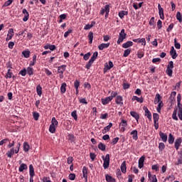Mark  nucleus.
Masks as SVG:
<instances>
[{
    "instance_id": "nucleus-1",
    "label": "nucleus",
    "mask_w": 182,
    "mask_h": 182,
    "mask_svg": "<svg viewBox=\"0 0 182 182\" xmlns=\"http://www.w3.org/2000/svg\"><path fill=\"white\" fill-rule=\"evenodd\" d=\"M181 94H178L177 95V107L174 108V110L172 114V119L173 120H176L177 122V120H178V117H177V111L178 110V108H181L182 107V104H181Z\"/></svg>"
},
{
    "instance_id": "nucleus-2",
    "label": "nucleus",
    "mask_w": 182,
    "mask_h": 182,
    "mask_svg": "<svg viewBox=\"0 0 182 182\" xmlns=\"http://www.w3.org/2000/svg\"><path fill=\"white\" fill-rule=\"evenodd\" d=\"M20 149H21V142H18L16 145V149L14 147L10 148V150H9L6 152V156H7L9 159H12V156H14V154H18L19 153Z\"/></svg>"
},
{
    "instance_id": "nucleus-3",
    "label": "nucleus",
    "mask_w": 182,
    "mask_h": 182,
    "mask_svg": "<svg viewBox=\"0 0 182 182\" xmlns=\"http://www.w3.org/2000/svg\"><path fill=\"white\" fill-rule=\"evenodd\" d=\"M102 159L104 161L103 167H104L105 170L109 168V166H110V155L109 154H106L105 157V156H102Z\"/></svg>"
},
{
    "instance_id": "nucleus-4",
    "label": "nucleus",
    "mask_w": 182,
    "mask_h": 182,
    "mask_svg": "<svg viewBox=\"0 0 182 182\" xmlns=\"http://www.w3.org/2000/svg\"><path fill=\"white\" fill-rule=\"evenodd\" d=\"M66 65H62L58 67L57 73L59 75L60 79H63V73H65V70H66Z\"/></svg>"
},
{
    "instance_id": "nucleus-5",
    "label": "nucleus",
    "mask_w": 182,
    "mask_h": 182,
    "mask_svg": "<svg viewBox=\"0 0 182 182\" xmlns=\"http://www.w3.org/2000/svg\"><path fill=\"white\" fill-rule=\"evenodd\" d=\"M119 126H121L120 132L124 133V132H126V128L127 127V121L126 119H122Z\"/></svg>"
},
{
    "instance_id": "nucleus-6",
    "label": "nucleus",
    "mask_w": 182,
    "mask_h": 182,
    "mask_svg": "<svg viewBox=\"0 0 182 182\" xmlns=\"http://www.w3.org/2000/svg\"><path fill=\"white\" fill-rule=\"evenodd\" d=\"M159 15L161 19L164 20V9L161 7L160 4H158Z\"/></svg>"
},
{
    "instance_id": "nucleus-7",
    "label": "nucleus",
    "mask_w": 182,
    "mask_h": 182,
    "mask_svg": "<svg viewBox=\"0 0 182 182\" xmlns=\"http://www.w3.org/2000/svg\"><path fill=\"white\" fill-rule=\"evenodd\" d=\"M113 66H114L113 62H112V61H109L108 64H107V63H105V68H104V73H106V72H107V70H110V69H112V68H113Z\"/></svg>"
},
{
    "instance_id": "nucleus-8",
    "label": "nucleus",
    "mask_w": 182,
    "mask_h": 182,
    "mask_svg": "<svg viewBox=\"0 0 182 182\" xmlns=\"http://www.w3.org/2000/svg\"><path fill=\"white\" fill-rule=\"evenodd\" d=\"M143 109L145 112L146 117H147L149 122H151V112L149 110V108H147V107H144Z\"/></svg>"
},
{
    "instance_id": "nucleus-9",
    "label": "nucleus",
    "mask_w": 182,
    "mask_h": 182,
    "mask_svg": "<svg viewBox=\"0 0 182 182\" xmlns=\"http://www.w3.org/2000/svg\"><path fill=\"white\" fill-rule=\"evenodd\" d=\"M115 103L119 106H123V97L122 95H117L115 98Z\"/></svg>"
},
{
    "instance_id": "nucleus-10",
    "label": "nucleus",
    "mask_w": 182,
    "mask_h": 182,
    "mask_svg": "<svg viewBox=\"0 0 182 182\" xmlns=\"http://www.w3.org/2000/svg\"><path fill=\"white\" fill-rule=\"evenodd\" d=\"M146 159V156H142L139 158V162H138V167L139 168H143L144 166V160Z\"/></svg>"
},
{
    "instance_id": "nucleus-11",
    "label": "nucleus",
    "mask_w": 182,
    "mask_h": 182,
    "mask_svg": "<svg viewBox=\"0 0 182 182\" xmlns=\"http://www.w3.org/2000/svg\"><path fill=\"white\" fill-rule=\"evenodd\" d=\"M22 14H23L24 15V17L23 18V22L28 21V20L29 19V12H28L26 9H23L22 10Z\"/></svg>"
},
{
    "instance_id": "nucleus-12",
    "label": "nucleus",
    "mask_w": 182,
    "mask_h": 182,
    "mask_svg": "<svg viewBox=\"0 0 182 182\" xmlns=\"http://www.w3.org/2000/svg\"><path fill=\"white\" fill-rule=\"evenodd\" d=\"M159 137L160 139H161L162 141H164V143H166L167 142V134H164V132H159Z\"/></svg>"
},
{
    "instance_id": "nucleus-13",
    "label": "nucleus",
    "mask_w": 182,
    "mask_h": 182,
    "mask_svg": "<svg viewBox=\"0 0 182 182\" xmlns=\"http://www.w3.org/2000/svg\"><path fill=\"white\" fill-rule=\"evenodd\" d=\"M170 55L172 59H176L177 56H178V54H177V51H176V49H174L173 46H172L171 48Z\"/></svg>"
},
{
    "instance_id": "nucleus-14",
    "label": "nucleus",
    "mask_w": 182,
    "mask_h": 182,
    "mask_svg": "<svg viewBox=\"0 0 182 182\" xmlns=\"http://www.w3.org/2000/svg\"><path fill=\"white\" fill-rule=\"evenodd\" d=\"M14 38V28H9L8 31L7 38H6V42L11 41Z\"/></svg>"
},
{
    "instance_id": "nucleus-15",
    "label": "nucleus",
    "mask_w": 182,
    "mask_h": 182,
    "mask_svg": "<svg viewBox=\"0 0 182 182\" xmlns=\"http://www.w3.org/2000/svg\"><path fill=\"white\" fill-rule=\"evenodd\" d=\"M181 140L182 139L181 137L176 139L174 143V147L176 150H178V149H180V146H181Z\"/></svg>"
},
{
    "instance_id": "nucleus-16",
    "label": "nucleus",
    "mask_w": 182,
    "mask_h": 182,
    "mask_svg": "<svg viewBox=\"0 0 182 182\" xmlns=\"http://www.w3.org/2000/svg\"><path fill=\"white\" fill-rule=\"evenodd\" d=\"M110 46V43H101L98 46V49L100 50H103V49H107Z\"/></svg>"
},
{
    "instance_id": "nucleus-17",
    "label": "nucleus",
    "mask_w": 182,
    "mask_h": 182,
    "mask_svg": "<svg viewBox=\"0 0 182 182\" xmlns=\"http://www.w3.org/2000/svg\"><path fill=\"white\" fill-rule=\"evenodd\" d=\"M148 177L149 178V182H157V176L156 175H152L151 173H148Z\"/></svg>"
},
{
    "instance_id": "nucleus-18",
    "label": "nucleus",
    "mask_w": 182,
    "mask_h": 182,
    "mask_svg": "<svg viewBox=\"0 0 182 182\" xmlns=\"http://www.w3.org/2000/svg\"><path fill=\"white\" fill-rule=\"evenodd\" d=\"M101 102L104 106H106V105H109V103H110V102H112V100L109 97H107L105 98H102L101 100Z\"/></svg>"
},
{
    "instance_id": "nucleus-19",
    "label": "nucleus",
    "mask_w": 182,
    "mask_h": 182,
    "mask_svg": "<svg viewBox=\"0 0 182 182\" xmlns=\"http://www.w3.org/2000/svg\"><path fill=\"white\" fill-rule=\"evenodd\" d=\"M112 127L113 124L110 122L108 126L105 127V128L102 129V134H106V133H107V132H109V130H110V129H112Z\"/></svg>"
},
{
    "instance_id": "nucleus-20",
    "label": "nucleus",
    "mask_w": 182,
    "mask_h": 182,
    "mask_svg": "<svg viewBox=\"0 0 182 182\" xmlns=\"http://www.w3.org/2000/svg\"><path fill=\"white\" fill-rule=\"evenodd\" d=\"M130 114L132 117H134L135 120H136L137 122H139V119H140V115H139L137 112L134 111H131Z\"/></svg>"
},
{
    "instance_id": "nucleus-21",
    "label": "nucleus",
    "mask_w": 182,
    "mask_h": 182,
    "mask_svg": "<svg viewBox=\"0 0 182 182\" xmlns=\"http://www.w3.org/2000/svg\"><path fill=\"white\" fill-rule=\"evenodd\" d=\"M30 149H31V146H29V144H28V142H24L23 144V151H25V153H28Z\"/></svg>"
},
{
    "instance_id": "nucleus-22",
    "label": "nucleus",
    "mask_w": 182,
    "mask_h": 182,
    "mask_svg": "<svg viewBox=\"0 0 182 182\" xmlns=\"http://www.w3.org/2000/svg\"><path fill=\"white\" fill-rule=\"evenodd\" d=\"M29 174L30 177H34L35 176V168H33V165H29Z\"/></svg>"
},
{
    "instance_id": "nucleus-23",
    "label": "nucleus",
    "mask_w": 182,
    "mask_h": 182,
    "mask_svg": "<svg viewBox=\"0 0 182 182\" xmlns=\"http://www.w3.org/2000/svg\"><path fill=\"white\" fill-rule=\"evenodd\" d=\"M130 46H133V43L132 41H127L126 43L122 44V48L124 49H127V48H130Z\"/></svg>"
},
{
    "instance_id": "nucleus-24",
    "label": "nucleus",
    "mask_w": 182,
    "mask_h": 182,
    "mask_svg": "<svg viewBox=\"0 0 182 182\" xmlns=\"http://www.w3.org/2000/svg\"><path fill=\"white\" fill-rule=\"evenodd\" d=\"M120 168H121L122 173L125 174V173H126V171L127 170V167H126V161H124L122 162V164H121Z\"/></svg>"
},
{
    "instance_id": "nucleus-25",
    "label": "nucleus",
    "mask_w": 182,
    "mask_h": 182,
    "mask_svg": "<svg viewBox=\"0 0 182 182\" xmlns=\"http://www.w3.org/2000/svg\"><path fill=\"white\" fill-rule=\"evenodd\" d=\"M134 100H136V102H138L139 103H143L144 102L143 97H139L137 96H133L132 98V101L134 102Z\"/></svg>"
},
{
    "instance_id": "nucleus-26",
    "label": "nucleus",
    "mask_w": 182,
    "mask_h": 182,
    "mask_svg": "<svg viewBox=\"0 0 182 182\" xmlns=\"http://www.w3.org/2000/svg\"><path fill=\"white\" fill-rule=\"evenodd\" d=\"M118 15L121 19H123L124 16L129 15V12L126 11H121L119 12Z\"/></svg>"
},
{
    "instance_id": "nucleus-27",
    "label": "nucleus",
    "mask_w": 182,
    "mask_h": 182,
    "mask_svg": "<svg viewBox=\"0 0 182 182\" xmlns=\"http://www.w3.org/2000/svg\"><path fill=\"white\" fill-rule=\"evenodd\" d=\"M66 86H67L66 82H63V83L61 84V87H60V93H61L62 95L66 93Z\"/></svg>"
},
{
    "instance_id": "nucleus-28",
    "label": "nucleus",
    "mask_w": 182,
    "mask_h": 182,
    "mask_svg": "<svg viewBox=\"0 0 182 182\" xmlns=\"http://www.w3.org/2000/svg\"><path fill=\"white\" fill-rule=\"evenodd\" d=\"M23 170H28V165L26 164H21L18 168V171H20V173H22Z\"/></svg>"
},
{
    "instance_id": "nucleus-29",
    "label": "nucleus",
    "mask_w": 182,
    "mask_h": 182,
    "mask_svg": "<svg viewBox=\"0 0 182 182\" xmlns=\"http://www.w3.org/2000/svg\"><path fill=\"white\" fill-rule=\"evenodd\" d=\"M105 180L107 182H116V179H114L112 176L110 175H105Z\"/></svg>"
},
{
    "instance_id": "nucleus-30",
    "label": "nucleus",
    "mask_w": 182,
    "mask_h": 182,
    "mask_svg": "<svg viewBox=\"0 0 182 182\" xmlns=\"http://www.w3.org/2000/svg\"><path fill=\"white\" fill-rule=\"evenodd\" d=\"M131 136H132V139L133 140H137V139H139V136H137L138 132L137 131L133 130L131 133H130Z\"/></svg>"
},
{
    "instance_id": "nucleus-31",
    "label": "nucleus",
    "mask_w": 182,
    "mask_h": 182,
    "mask_svg": "<svg viewBox=\"0 0 182 182\" xmlns=\"http://www.w3.org/2000/svg\"><path fill=\"white\" fill-rule=\"evenodd\" d=\"M162 97L160 96V94H156L155 96V100H154V103L155 105H157V103H160L161 101Z\"/></svg>"
},
{
    "instance_id": "nucleus-32",
    "label": "nucleus",
    "mask_w": 182,
    "mask_h": 182,
    "mask_svg": "<svg viewBox=\"0 0 182 182\" xmlns=\"http://www.w3.org/2000/svg\"><path fill=\"white\" fill-rule=\"evenodd\" d=\"M127 36V34L125 33L124 29L121 30L119 37L122 38V39H126Z\"/></svg>"
},
{
    "instance_id": "nucleus-33",
    "label": "nucleus",
    "mask_w": 182,
    "mask_h": 182,
    "mask_svg": "<svg viewBox=\"0 0 182 182\" xmlns=\"http://www.w3.org/2000/svg\"><path fill=\"white\" fill-rule=\"evenodd\" d=\"M168 141L169 144H173V143H174V136H173L171 134H168Z\"/></svg>"
},
{
    "instance_id": "nucleus-34",
    "label": "nucleus",
    "mask_w": 182,
    "mask_h": 182,
    "mask_svg": "<svg viewBox=\"0 0 182 182\" xmlns=\"http://www.w3.org/2000/svg\"><path fill=\"white\" fill-rule=\"evenodd\" d=\"M36 92L38 96H42V86L41 85H37Z\"/></svg>"
},
{
    "instance_id": "nucleus-35",
    "label": "nucleus",
    "mask_w": 182,
    "mask_h": 182,
    "mask_svg": "<svg viewBox=\"0 0 182 182\" xmlns=\"http://www.w3.org/2000/svg\"><path fill=\"white\" fill-rule=\"evenodd\" d=\"M22 55H23V56H24L26 58V59H28V58H29V56H31V51H29L28 50H23L22 52Z\"/></svg>"
},
{
    "instance_id": "nucleus-36",
    "label": "nucleus",
    "mask_w": 182,
    "mask_h": 182,
    "mask_svg": "<svg viewBox=\"0 0 182 182\" xmlns=\"http://www.w3.org/2000/svg\"><path fill=\"white\" fill-rule=\"evenodd\" d=\"M98 149L100 150H101L102 151H106V145L101 142L98 144Z\"/></svg>"
},
{
    "instance_id": "nucleus-37",
    "label": "nucleus",
    "mask_w": 182,
    "mask_h": 182,
    "mask_svg": "<svg viewBox=\"0 0 182 182\" xmlns=\"http://www.w3.org/2000/svg\"><path fill=\"white\" fill-rule=\"evenodd\" d=\"M58 124H59V122H58V120H56V118L53 117L51 119V126H54L56 127Z\"/></svg>"
},
{
    "instance_id": "nucleus-38",
    "label": "nucleus",
    "mask_w": 182,
    "mask_h": 182,
    "mask_svg": "<svg viewBox=\"0 0 182 182\" xmlns=\"http://www.w3.org/2000/svg\"><path fill=\"white\" fill-rule=\"evenodd\" d=\"M26 70L29 76H32V75H33V69L31 67H28Z\"/></svg>"
},
{
    "instance_id": "nucleus-39",
    "label": "nucleus",
    "mask_w": 182,
    "mask_h": 182,
    "mask_svg": "<svg viewBox=\"0 0 182 182\" xmlns=\"http://www.w3.org/2000/svg\"><path fill=\"white\" fill-rule=\"evenodd\" d=\"M89 43H93V32L90 31L88 33Z\"/></svg>"
},
{
    "instance_id": "nucleus-40",
    "label": "nucleus",
    "mask_w": 182,
    "mask_h": 182,
    "mask_svg": "<svg viewBox=\"0 0 182 182\" xmlns=\"http://www.w3.org/2000/svg\"><path fill=\"white\" fill-rule=\"evenodd\" d=\"M137 57L139 59H141V58L144 57V52H143V50H139L137 51Z\"/></svg>"
},
{
    "instance_id": "nucleus-41",
    "label": "nucleus",
    "mask_w": 182,
    "mask_h": 182,
    "mask_svg": "<svg viewBox=\"0 0 182 182\" xmlns=\"http://www.w3.org/2000/svg\"><path fill=\"white\" fill-rule=\"evenodd\" d=\"M98 55H99V53H97V51H95L90 60H91L92 62H95V60H96V59H97Z\"/></svg>"
},
{
    "instance_id": "nucleus-42",
    "label": "nucleus",
    "mask_w": 182,
    "mask_h": 182,
    "mask_svg": "<svg viewBox=\"0 0 182 182\" xmlns=\"http://www.w3.org/2000/svg\"><path fill=\"white\" fill-rule=\"evenodd\" d=\"M49 132L52 134L56 133V127L50 124L49 127Z\"/></svg>"
},
{
    "instance_id": "nucleus-43",
    "label": "nucleus",
    "mask_w": 182,
    "mask_h": 182,
    "mask_svg": "<svg viewBox=\"0 0 182 182\" xmlns=\"http://www.w3.org/2000/svg\"><path fill=\"white\" fill-rule=\"evenodd\" d=\"M82 176H83L84 178H86V177L87 176V167H86V166H83V168H82Z\"/></svg>"
},
{
    "instance_id": "nucleus-44",
    "label": "nucleus",
    "mask_w": 182,
    "mask_h": 182,
    "mask_svg": "<svg viewBox=\"0 0 182 182\" xmlns=\"http://www.w3.org/2000/svg\"><path fill=\"white\" fill-rule=\"evenodd\" d=\"M166 149V145L163 142H160L159 144V151H163V150Z\"/></svg>"
},
{
    "instance_id": "nucleus-45",
    "label": "nucleus",
    "mask_w": 182,
    "mask_h": 182,
    "mask_svg": "<svg viewBox=\"0 0 182 182\" xmlns=\"http://www.w3.org/2000/svg\"><path fill=\"white\" fill-rule=\"evenodd\" d=\"M12 75H14V73L11 72V69H9L6 75H5L6 79H11V77H12Z\"/></svg>"
},
{
    "instance_id": "nucleus-46",
    "label": "nucleus",
    "mask_w": 182,
    "mask_h": 182,
    "mask_svg": "<svg viewBox=\"0 0 182 182\" xmlns=\"http://www.w3.org/2000/svg\"><path fill=\"white\" fill-rule=\"evenodd\" d=\"M132 52V50L130 48H128L124 51V58H127L129 55H130V53Z\"/></svg>"
},
{
    "instance_id": "nucleus-47",
    "label": "nucleus",
    "mask_w": 182,
    "mask_h": 182,
    "mask_svg": "<svg viewBox=\"0 0 182 182\" xmlns=\"http://www.w3.org/2000/svg\"><path fill=\"white\" fill-rule=\"evenodd\" d=\"M166 75L171 77L173 76V68H166Z\"/></svg>"
},
{
    "instance_id": "nucleus-48",
    "label": "nucleus",
    "mask_w": 182,
    "mask_h": 182,
    "mask_svg": "<svg viewBox=\"0 0 182 182\" xmlns=\"http://www.w3.org/2000/svg\"><path fill=\"white\" fill-rule=\"evenodd\" d=\"M174 46H175L176 49L181 48V44H180V43H177V38L174 39Z\"/></svg>"
},
{
    "instance_id": "nucleus-49",
    "label": "nucleus",
    "mask_w": 182,
    "mask_h": 182,
    "mask_svg": "<svg viewBox=\"0 0 182 182\" xmlns=\"http://www.w3.org/2000/svg\"><path fill=\"white\" fill-rule=\"evenodd\" d=\"M153 119H154V122H159V119H160V115L157 113H154Z\"/></svg>"
},
{
    "instance_id": "nucleus-50",
    "label": "nucleus",
    "mask_w": 182,
    "mask_h": 182,
    "mask_svg": "<svg viewBox=\"0 0 182 182\" xmlns=\"http://www.w3.org/2000/svg\"><path fill=\"white\" fill-rule=\"evenodd\" d=\"M77 112L76 110H74L71 112V116L73 117L74 120H77Z\"/></svg>"
},
{
    "instance_id": "nucleus-51",
    "label": "nucleus",
    "mask_w": 182,
    "mask_h": 182,
    "mask_svg": "<svg viewBox=\"0 0 182 182\" xmlns=\"http://www.w3.org/2000/svg\"><path fill=\"white\" fill-rule=\"evenodd\" d=\"M93 62L94 61H92V60H89L87 63L85 65V69H90L92 65H93Z\"/></svg>"
},
{
    "instance_id": "nucleus-52",
    "label": "nucleus",
    "mask_w": 182,
    "mask_h": 182,
    "mask_svg": "<svg viewBox=\"0 0 182 182\" xmlns=\"http://www.w3.org/2000/svg\"><path fill=\"white\" fill-rule=\"evenodd\" d=\"M73 32V30L72 28H69L65 33H64V38H68L70 33Z\"/></svg>"
},
{
    "instance_id": "nucleus-53",
    "label": "nucleus",
    "mask_w": 182,
    "mask_h": 182,
    "mask_svg": "<svg viewBox=\"0 0 182 182\" xmlns=\"http://www.w3.org/2000/svg\"><path fill=\"white\" fill-rule=\"evenodd\" d=\"M177 112H178V117H179V119L182 121V107L178 108Z\"/></svg>"
},
{
    "instance_id": "nucleus-54",
    "label": "nucleus",
    "mask_w": 182,
    "mask_h": 182,
    "mask_svg": "<svg viewBox=\"0 0 182 182\" xmlns=\"http://www.w3.org/2000/svg\"><path fill=\"white\" fill-rule=\"evenodd\" d=\"M33 117L34 120H36V121L39 120V113L38 112H33Z\"/></svg>"
},
{
    "instance_id": "nucleus-55",
    "label": "nucleus",
    "mask_w": 182,
    "mask_h": 182,
    "mask_svg": "<svg viewBox=\"0 0 182 182\" xmlns=\"http://www.w3.org/2000/svg\"><path fill=\"white\" fill-rule=\"evenodd\" d=\"M119 137H115V138L112 139V140L111 141V144H112V146L117 144V142L119 141Z\"/></svg>"
},
{
    "instance_id": "nucleus-56",
    "label": "nucleus",
    "mask_w": 182,
    "mask_h": 182,
    "mask_svg": "<svg viewBox=\"0 0 182 182\" xmlns=\"http://www.w3.org/2000/svg\"><path fill=\"white\" fill-rule=\"evenodd\" d=\"M161 107H163V101H161L158 105V107L156 108L158 113H160V112H161Z\"/></svg>"
},
{
    "instance_id": "nucleus-57",
    "label": "nucleus",
    "mask_w": 182,
    "mask_h": 182,
    "mask_svg": "<svg viewBox=\"0 0 182 182\" xmlns=\"http://www.w3.org/2000/svg\"><path fill=\"white\" fill-rule=\"evenodd\" d=\"M109 97L111 98V100H113L114 97H117V92L112 91Z\"/></svg>"
},
{
    "instance_id": "nucleus-58",
    "label": "nucleus",
    "mask_w": 182,
    "mask_h": 182,
    "mask_svg": "<svg viewBox=\"0 0 182 182\" xmlns=\"http://www.w3.org/2000/svg\"><path fill=\"white\" fill-rule=\"evenodd\" d=\"M79 86H80V82H79V80H75V81L74 82L75 89H79Z\"/></svg>"
},
{
    "instance_id": "nucleus-59",
    "label": "nucleus",
    "mask_w": 182,
    "mask_h": 182,
    "mask_svg": "<svg viewBox=\"0 0 182 182\" xmlns=\"http://www.w3.org/2000/svg\"><path fill=\"white\" fill-rule=\"evenodd\" d=\"M26 68H23L18 73V75H21V76H26Z\"/></svg>"
},
{
    "instance_id": "nucleus-60",
    "label": "nucleus",
    "mask_w": 182,
    "mask_h": 182,
    "mask_svg": "<svg viewBox=\"0 0 182 182\" xmlns=\"http://www.w3.org/2000/svg\"><path fill=\"white\" fill-rule=\"evenodd\" d=\"M176 95H177V92L176 91L171 92V95H170L171 100H173L176 97Z\"/></svg>"
},
{
    "instance_id": "nucleus-61",
    "label": "nucleus",
    "mask_w": 182,
    "mask_h": 182,
    "mask_svg": "<svg viewBox=\"0 0 182 182\" xmlns=\"http://www.w3.org/2000/svg\"><path fill=\"white\" fill-rule=\"evenodd\" d=\"M68 178H69V180H71L72 181H73V180H75V178H76V174L70 173V175L68 176Z\"/></svg>"
},
{
    "instance_id": "nucleus-62",
    "label": "nucleus",
    "mask_w": 182,
    "mask_h": 182,
    "mask_svg": "<svg viewBox=\"0 0 182 182\" xmlns=\"http://www.w3.org/2000/svg\"><path fill=\"white\" fill-rule=\"evenodd\" d=\"M91 55L92 54L90 53L85 54L83 57L84 60H89V58H90Z\"/></svg>"
},
{
    "instance_id": "nucleus-63",
    "label": "nucleus",
    "mask_w": 182,
    "mask_h": 182,
    "mask_svg": "<svg viewBox=\"0 0 182 182\" xmlns=\"http://www.w3.org/2000/svg\"><path fill=\"white\" fill-rule=\"evenodd\" d=\"M14 2V0H8L6 1L4 4L3 5V6H9V5H11L12 3Z\"/></svg>"
},
{
    "instance_id": "nucleus-64",
    "label": "nucleus",
    "mask_w": 182,
    "mask_h": 182,
    "mask_svg": "<svg viewBox=\"0 0 182 182\" xmlns=\"http://www.w3.org/2000/svg\"><path fill=\"white\" fill-rule=\"evenodd\" d=\"M133 178H134V175L128 176V182H133Z\"/></svg>"
}]
</instances>
